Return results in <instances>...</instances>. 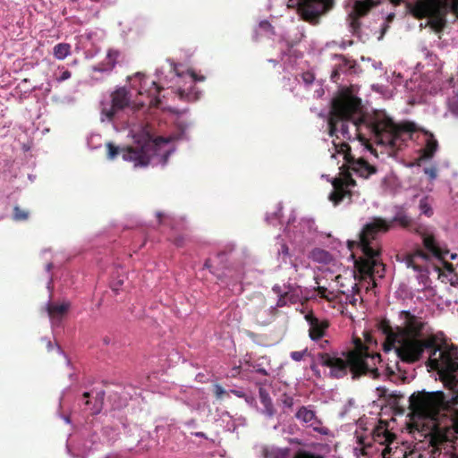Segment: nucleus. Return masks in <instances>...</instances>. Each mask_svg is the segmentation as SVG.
Instances as JSON below:
<instances>
[{"label": "nucleus", "mask_w": 458, "mask_h": 458, "mask_svg": "<svg viewBox=\"0 0 458 458\" xmlns=\"http://www.w3.org/2000/svg\"><path fill=\"white\" fill-rule=\"evenodd\" d=\"M360 16L356 15L352 12L348 16L349 26L351 28V31L353 34L358 33V31L360 29Z\"/></svg>", "instance_id": "obj_27"}, {"label": "nucleus", "mask_w": 458, "mask_h": 458, "mask_svg": "<svg viewBox=\"0 0 458 458\" xmlns=\"http://www.w3.org/2000/svg\"><path fill=\"white\" fill-rule=\"evenodd\" d=\"M28 217V214L25 211L21 210L18 207H15L13 209V218L16 221L26 220Z\"/></svg>", "instance_id": "obj_33"}, {"label": "nucleus", "mask_w": 458, "mask_h": 458, "mask_svg": "<svg viewBox=\"0 0 458 458\" xmlns=\"http://www.w3.org/2000/svg\"><path fill=\"white\" fill-rule=\"evenodd\" d=\"M100 410H101L100 405H99V406H97V407H95V408L92 410V413L97 414V413H98V412L100 411Z\"/></svg>", "instance_id": "obj_58"}, {"label": "nucleus", "mask_w": 458, "mask_h": 458, "mask_svg": "<svg viewBox=\"0 0 458 458\" xmlns=\"http://www.w3.org/2000/svg\"><path fill=\"white\" fill-rule=\"evenodd\" d=\"M259 395L260 402L264 406L265 413L269 417L274 416V414H275L274 405H273L272 400H271L270 395H269L268 392L267 391V389H265L264 387H259Z\"/></svg>", "instance_id": "obj_23"}, {"label": "nucleus", "mask_w": 458, "mask_h": 458, "mask_svg": "<svg viewBox=\"0 0 458 458\" xmlns=\"http://www.w3.org/2000/svg\"><path fill=\"white\" fill-rule=\"evenodd\" d=\"M160 142H167L165 139L158 137L152 140L149 136L138 141L135 146L120 148L111 142L106 144L107 157L114 159L122 153L123 158L134 163L135 166H147L153 156L157 154V148Z\"/></svg>", "instance_id": "obj_8"}, {"label": "nucleus", "mask_w": 458, "mask_h": 458, "mask_svg": "<svg viewBox=\"0 0 458 458\" xmlns=\"http://www.w3.org/2000/svg\"><path fill=\"white\" fill-rule=\"evenodd\" d=\"M386 370L389 376L394 375V370L390 366L386 367Z\"/></svg>", "instance_id": "obj_57"}, {"label": "nucleus", "mask_w": 458, "mask_h": 458, "mask_svg": "<svg viewBox=\"0 0 458 458\" xmlns=\"http://www.w3.org/2000/svg\"><path fill=\"white\" fill-rule=\"evenodd\" d=\"M392 453V448L389 445H386L381 453L382 458H390Z\"/></svg>", "instance_id": "obj_44"}, {"label": "nucleus", "mask_w": 458, "mask_h": 458, "mask_svg": "<svg viewBox=\"0 0 458 458\" xmlns=\"http://www.w3.org/2000/svg\"><path fill=\"white\" fill-rule=\"evenodd\" d=\"M273 292L275 293H276L278 296H281V295H284V293L281 289V286L280 285H274L273 288H272Z\"/></svg>", "instance_id": "obj_47"}, {"label": "nucleus", "mask_w": 458, "mask_h": 458, "mask_svg": "<svg viewBox=\"0 0 458 458\" xmlns=\"http://www.w3.org/2000/svg\"><path fill=\"white\" fill-rule=\"evenodd\" d=\"M444 267L449 272H452L454 270V267H453V265L451 263L445 262L444 263Z\"/></svg>", "instance_id": "obj_53"}, {"label": "nucleus", "mask_w": 458, "mask_h": 458, "mask_svg": "<svg viewBox=\"0 0 458 458\" xmlns=\"http://www.w3.org/2000/svg\"><path fill=\"white\" fill-rule=\"evenodd\" d=\"M184 242H185V238L182 235L180 236H177L174 241V243L177 246V247H182L184 245Z\"/></svg>", "instance_id": "obj_45"}, {"label": "nucleus", "mask_w": 458, "mask_h": 458, "mask_svg": "<svg viewBox=\"0 0 458 458\" xmlns=\"http://www.w3.org/2000/svg\"><path fill=\"white\" fill-rule=\"evenodd\" d=\"M394 222L399 223L404 228L411 225V219L405 215H397L391 221L382 217H374L371 222L364 225L359 234L357 244L363 256L355 260L354 267L361 279L369 278L372 287L377 286L375 277L383 278L386 270L385 264L380 259L381 247L376 241L377 235L389 231Z\"/></svg>", "instance_id": "obj_4"}, {"label": "nucleus", "mask_w": 458, "mask_h": 458, "mask_svg": "<svg viewBox=\"0 0 458 458\" xmlns=\"http://www.w3.org/2000/svg\"><path fill=\"white\" fill-rule=\"evenodd\" d=\"M289 449H271L270 451H265L266 458H287Z\"/></svg>", "instance_id": "obj_26"}, {"label": "nucleus", "mask_w": 458, "mask_h": 458, "mask_svg": "<svg viewBox=\"0 0 458 458\" xmlns=\"http://www.w3.org/2000/svg\"><path fill=\"white\" fill-rule=\"evenodd\" d=\"M389 28V25L387 23H385L383 25V28H382V31H381V37H383V35L386 32V30H388Z\"/></svg>", "instance_id": "obj_55"}, {"label": "nucleus", "mask_w": 458, "mask_h": 458, "mask_svg": "<svg viewBox=\"0 0 458 458\" xmlns=\"http://www.w3.org/2000/svg\"><path fill=\"white\" fill-rule=\"evenodd\" d=\"M163 216H164V215H163V213H161V212H157V217L158 218L159 222H161V219H162Z\"/></svg>", "instance_id": "obj_62"}, {"label": "nucleus", "mask_w": 458, "mask_h": 458, "mask_svg": "<svg viewBox=\"0 0 458 458\" xmlns=\"http://www.w3.org/2000/svg\"><path fill=\"white\" fill-rule=\"evenodd\" d=\"M335 58L339 60V63L335 64L334 70L331 72V81L334 82H337L340 74L345 73L349 70L354 67L352 62L347 59L344 55H335Z\"/></svg>", "instance_id": "obj_21"}, {"label": "nucleus", "mask_w": 458, "mask_h": 458, "mask_svg": "<svg viewBox=\"0 0 458 458\" xmlns=\"http://www.w3.org/2000/svg\"><path fill=\"white\" fill-rule=\"evenodd\" d=\"M305 319L310 326L309 336L311 340H319L326 335L329 327V322L327 319L320 320L312 312L305 315Z\"/></svg>", "instance_id": "obj_14"}, {"label": "nucleus", "mask_w": 458, "mask_h": 458, "mask_svg": "<svg viewBox=\"0 0 458 458\" xmlns=\"http://www.w3.org/2000/svg\"><path fill=\"white\" fill-rule=\"evenodd\" d=\"M438 341L437 334H428L423 341H411L405 349V355L400 360L408 364L416 363L422 359L425 351L428 350L429 357L426 360V366L438 371L445 386L454 389L458 382V347L452 344L442 349Z\"/></svg>", "instance_id": "obj_3"}, {"label": "nucleus", "mask_w": 458, "mask_h": 458, "mask_svg": "<svg viewBox=\"0 0 458 458\" xmlns=\"http://www.w3.org/2000/svg\"><path fill=\"white\" fill-rule=\"evenodd\" d=\"M191 76L193 78V81H197L198 80V78L196 77L194 72H191ZM203 79H204L203 77L199 78V81H202Z\"/></svg>", "instance_id": "obj_60"}, {"label": "nucleus", "mask_w": 458, "mask_h": 458, "mask_svg": "<svg viewBox=\"0 0 458 458\" xmlns=\"http://www.w3.org/2000/svg\"><path fill=\"white\" fill-rule=\"evenodd\" d=\"M406 7L415 19L428 18V25L435 32H441L446 26L448 8L458 14V0L407 1Z\"/></svg>", "instance_id": "obj_7"}, {"label": "nucleus", "mask_w": 458, "mask_h": 458, "mask_svg": "<svg viewBox=\"0 0 458 458\" xmlns=\"http://www.w3.org/2000/svg\"><path fill=\"white\" fill-rule=\"evenodd\" d=\"M346 301H348L352 306H356L358 299L354 293L346 294Z\"/></svg>", "instance_id": "obj_42"}, {"label": "nucleus", "mask_w": 458, "mask_h": 458, "mask_svg": "<svg viewBox=\"0 0 458 458\" xmlns=\"http://www.w3.org/2000/svg\"><path fill=\"white\" fill-rule=\"evenodd\" d=\"M302 79H303V81H304L306 83L310 84V83H312V82H313V81H314V76H313V74H312V73H310V72H305V73H303V75H302Z\"/></svg>", "instance_id": "obj_43"}, {"label": "nucleus", "mask_w": 458, "mask_h": 458, "mask_svg": "<svg viewBox=\"0 0 458 458\" xmlns=\"http://www.w3.org/2000/svg\"><path fill=\"white\" fill-rule=\"evenodd\" d=\"M452 430V433H449L450 439H452L454 433L458 434V413L456 414L455 418L453 420V425L452 427H447Z\"/></svg>", "instance_id": "obj_38"}, {"label": "nucleus", "mask_w": 458, "mask_h": 458, "mask_svg": "<svg viewBox=\"0 0 458 458\" xmlns=\"http://www.w3.org/2000/svg\"><path fill=\"white\" fill-rule=\"evenodd\" d=\"M293 458H325L323 455L312 453L310 451L299 449Z\"/></svg>", "instance_id": "obj_31"}, {"label": "nucleus", "mask_w": 458, "mask_h": 458, "mask_svg": "<svg viewBox=\"0 0 458 458\" xmlns=\"http://www.w3.org/2000/svg\"><path fill=\"white\" fill-rule=\"evenodd\" d=\"M310 369H311L313 371H316V372L318 374V371L317 370V365H316V364H311V365H310Z\"/></svg>", "instance_id": "obj_63"}, {"label": "nucleus", "mask_w": 458, "mask_h": 458, "mask_svg": "<svg viewBox=\"0 0 458 458\" xmlns=\"http://www.w3.org/2000/svg\"><path fill=\"white\" fill-rule=\"evenodd\" d=\"M344 358L328 352H318L319 363L330 369V377L333 378L344 377L351 372L353 379L361 376L369 375L373 378L379 376L377 365L381 362V355L378 352H370L360 339L355 341L353 349L343 352Z\"/></svg>", "instance_id": "obj_5"}, {"label": "nucleus", "mask_w": 458, "mask_h": 458, "mask_svg": "<svg viewBox=\"0 0 458 458\" xmlns=\"http://www.w3.org/2000/svg\"><path fill=\"white\" fill-rule=\"evenodd\" d=\"M194 435L196 437H205V434L203 432H196V433H194Z\"/></svg>", "instance_id": "obj_61"}, {"label": "nucleus", "mask_w": 458, "mask_h": 458, "mask_svg": "<svg viewBox=\"0 0 458 458\" xmlns=\"http://www.w3.org/2000/svg\"><path fill=\"white\" fill-rule=\"evenodd\" d=\"M213 393L216 400L222 401L225 397H229L230 392L226 391L219 384H216L213 386Z\"/></svg>", "instance_id": "obj_30"}, {"label": "nucleus", "mask_w": 458, "mask_h": 458, "mask_svg": "<svg viewBox=\"0 0 458 458\" xmlns=\"http://www.w3.org/2000/svg\"><path fill=\"white\" fill-rule=\"evenodd\" d=\"M122 284H123V282H122V281L117 282V284H114V285L112 286V290L117 293V291H118V286H119V285H121Z\"/></svg>", "instance_id": "obj_56"}, {"label": "nucleus", "mask_w": 458, "mask_h": 458, "mask_svg": "<svg viewBox=\"0 0 458 458\" xmlns=\"http://www.w3.org/2000/svg\"><path fill=\"white\" fill-rule=\"evenodd\" d=\"M295 418L307 427L312 428L315 432L321 435L328 434V428L323 426L321 420L318 418L310 406L300 407L295 413Z\"/></svg>", "instance_id": "obj_12"}, {"label": "nucleus", "mask_w": 458, "mask_h": 458, "mask_svg": "<svg viewBox=\"0 0 458 458\" xmlns=\"http://www.w3.org/2000/svg\"><path fill=\"white\" fill-rule=\"evenodd\" d=\"M71 48L68 43H58L53 48V55L58 60H64L71 54Z\"/></svg>", "instance_id": "obj_24"}, {"label": "nucleus", "mask_w": 458, "mask_h": 458, "mask_svg": "<svg viewBox=\"0 0 458 458\" xmlns=\"http://www.w3.org/2000/svg\"><path fill=\"white\" fill-rule=\"evenodd\" d=\"M419 208L421 214H424L428 217L433 215V209L428 202V197H424L420 200Z\"/></svg>", "instance_id": "obj_28"}, {"label": "nucleus", "mask_w": 458, "mask_h": 458, "mask_svg": "<svg viewBox=\"0 0 458 458\" xmlns=\"http://www.w3.org/2000/svg\"><path fill=\"white\" fill-rule=\"evenodd\" d=\"M379 397L386 399L389 405L393 406L396 413L403 414L405 411L403 406L399 405L400 400L403 399V394L400 392H389L385 387L377 388Z\"/></svg>", "instance_id": "obj_18"}, {"label": "nucleus", "mask_w": 458, "mask_h": 458, "mask_svg": "<svg viewBox=\"0 0 458 458\" xmlns=\"http://www.w3.org/2000/svg\"><path fill=\"white\" fill-rule=\"evenodd\" d=\"M121 55L122 53L119 50L111 48L107 51L105 59L93 66L92 70L94 72H110L119 62Z\"/></svg>", "instance_id": "obj_17"}, {"label": "nucleus", "mask_w": 458, "mask_h": 458, "mask_svg": "<svg viewBox=\"0 0 458 458\" xmlns=\"http://www.w3.org/2000/svg\"><path fill=\"white\" fill-rule=\"evenodd\" d=\"M399 327H397L394 329L390 324V321L387 319H382L378 323V329L382 332L383 335H386V344H385V350L388 351L392 347L399 346L400 338H399Z\"/></svg>", "instance_id": "obj_15"}, {"label": "nucleus", "mask_w": 458, "mask_h": 458, "mask_svg": "<svg viewBox=\"0 0 458 458\" xmlns=\"http://www.w3.org/2000/svg\"><path fill=\"white\" fill-rule=\"evenodd\" d=\"M400 318L403 320V327H399V346L394 347L396 356L401 359L411 341H423L428 334H434L432 327L422 318L415 316L409 310H402Z\"/></svg>", "instance_id": "obj_9"}, {"label": "nucleus", "mask_w": 458, "mask_h": 458, "mask_svg": "<svg viewBox=\"0 0 458 458\" xmlns=\"http://www.w3.org/2000/svg\"><path fill=\"white\" fill-rule=\"evenodd\" d=\"M72 76V73L70 71L68 70H64L61 72V74L59 76L56 77V81L58 82H63L68 79H70Z\"/></svg>", "instance_id": "obj_39"}, {"label": "nucleus", "mask_w": 458, "mask_h": 458, "mask_svg": "<svg viewBox=\"0 0 458 458\" xmlns=\"http://www.w3.org/2000/svg\"><path fill=\"white\" fill-rule=\"evenodd\" d=\"M394 19V13H389L386 17V23L391 22Z\"/></svg>", "instance_id": "obj_54"}, {"label": "nucleus", "mask_w": 458, "mask_h": 458, "mask_svg": "<svg viewBox=\"0 0 458 458\" xmlns=\"http://www.w3.org/2000/svg\"><path fill=\"white\" fill-rule=\"evenodd\" d=\"M279 253H282L285 256L289 255V248L286 244H282L281 250H279Z\"/></svg>", "instance_id": "obj_48"}, {"label": "nucleus", "mask_w": 458, "mask_h": 458, "mask_svg": "<svg viewBox=\"0 0 458 458\" xmlns=\"http://www.w3.org/2000/svg\"><path fill=\"white\" fill-rule=\"evenodd\" d=\"M71 308L70 301H64L62 302H48L47 310L49 318L54 323L60 322L68 313Z\"/></svg>", "instance_id": "obj_16"}, {"label": "nucleus", "mask_w": 458, "mask_h": 458, "mask_svg": "<svg viewBox=\"0 0 458 458\" xmlns=\"http://www.w3.org/2000/svg\"><path fill=\"white\" fill-rule=\"evenodd\" d=\"M444 402L443 392L418 391L409 398V416L411 420V429L422 433L425 437L429 438L432 446L430 451L431 458H437L441 450L445 448L448 443H452L449 433L452 430L448 428H441L437 422L440 408Z\"/></svg>", "instance_id": "obj_2"}, {"label": "nucleus", "mask_w": 458, "mask_h": 458, "mask_svg": "<svg viewBox=\"0 0 458 458\" xmlns=\"http://www.w3.org/2000/svg\"><path fill=\"white\" fill-rule=\"evenodd\" d=\"M140 78V86L139 89V95L143 96L146 95L148 98V102H141L140 105H148L149 106H157L160 103L159 93L162 90V88L157 84L155 81H148V79L142 75L138 74Z\"/></svg>", "instance_id": "obj_13"}, {"label": "nucleus", "mask_w": 458, "mask_h": 458, "mask_svg": "<svg viewBox=\"0 0 458 458\" xmlns=\"http://www.w3.org/2000/svg\"><path fill=\"white\" fill-rule=\"evenodd\" d=\"M47 347L48 350H50L52 348L51 341H49V340L47 341Z\"/></svg>", "instance_id": "obj_64"}, {"label": "nucleus", "mask_w": 458, "mask_h": 458, "mask_svg": "<svg viewBox=\"0 0 458 458\" xmlns=\"http://www.w3.org/2000/svg\"><path fill=\"white\" fill-rule=\"evenodd\" d=\"M424 173L428 174L431 179H435L437 175V169L435 167H427L424 169Z\"/></svg>", "instance_id": "obj_41"}, {"label": "nucleus", "mask_w": 458, "mask_h": 458, "mask_svg": "<svg viewBox=\"0 0 458 458\" xmlns=\"http://www.w3.org/2000/svg\"><path fill=\"white\" fill-rule=\"evenodd\" d=\"M259 27L260 30H262L263 31L265 32H267L271 35H275L276 32H275V29L274 27L271 25V23L267 21V20H264V21H261L259 23Z\"/></svg>", "instance_id": "obj_32"}, {"label": "nucleus", "mask_w": 458, "mask_h": 458, "mask_svg": "<svg viewBox=\"0 0 458 458\" xmlns=\"http://www.w3.org/2000/svg\"><path fill=\"white\" fill-rule=\"evenodd\" d=\"M410 254L414 256V258L417 259H421V260L428 259V255L421 250H417L414 252L410 253Z\"/></svg>", "instance_id": "obj_37"}, {"label": "nucleus", "mask_w": 458, "mask_h": 458, "mask_svg": "<svg viewBox=\"0 0 458 458\" xmlns=\"http://www.w3.org/2000/svg\"><path fill=\"white\" fill-rule=\"evenodd\" d=\"M308 354V350L304 349L303 351H294L290 353L291 358L295 361H300L303 360V358Z\"/></svg>", "instance_id": "obj_34"}, {"label": "nucleus", "mask_w": 458, "mask_h": 458, "mask_svg": "<svg viewBox=\"0 0 458 458\" xmlns=\"http://www.w3.org/2000/svg\"><path fill=\"white\" fill-rule=\"evenodd\" d=\"M422 131L427 136V140L425 147L420 150V159L428 160L434 157L438 148V142L430 131L425 130H422Z\"/></svg>", "instance_id": "obj_20"}, {"label": "nucleus", "mask_w": 458, "mask_h": 458, "mask_svg": "<svg viewBox=\"0 0 458 458\" xmlns=\"http://www.w3.org/2000/svg\"><path fill=\"white\" fill-rule=\"evenodd\" d=\"M289 8H297L301 19L318 24L319 18L333 9L335 0H288Z\"/></svg>", "instance_id": "obj_10"}, {"label": "nucleus", "mask_w": 458, "mask_h": 458, "mask_svg": "<svg viewBox=\"0 0 458 458\" xmlns=\"http://www.w3.org/2000/svg\"><path fill=\"white\" fill-rule=\"evenodd\" d=\"M111 98V106L102 108V114L109 120L113 119L118 111L130 106L131 94L125 88H119L112 93Z\"/></svg>", "instance_id": "obj_11"}, {"label": "nucleus", "mask_w": 458, "mask_h": 458, "mask_svg": "<svg viewBox=\"0 0 458 458\" xmlns=\"http://www.w3.org/2000/svg\"><path fill=\"white\" fill-rule=\"evenodd\" d=\"M360 109V99L352 95L346 94L334 99L327 121L329 135L339 139L337 134L339 132L344 140H352V136L349 131V123H352L355 127V136L360 140H363L360 129L365 126L377 143L394 148L397 145V140L403 132L417 131L414 123L405 122L396 124L383 111H375L369 116L356 118Z\"/></svg>", "instance_id": "obj_1"}, {"label": "nucleus", "mask_w": 458, "mask_h": 458, "mask_svg": "<svg viewBox=\"0 0 458 458\" xmlns=\"http://www.w3.org/2000/svg\"><path fill=\"white\" fill-rule=\"evenodd\" d=\"M283 404L284 408L291 410L294 405V399L292 396L284 394L283 399Z\"/></svg>", "instance_id": "obj_36"}, {"label": "nucleus", "mask_w": 458, "mask_h": 458, "mask_svg": "<svg viewBox=\"0 0 458 458\" xmlns=\"http://www.w3.org/2000/svg\"><path fill=\"white\" fill-rule=\"evenodd\" d=\"M204 267H207V268H210L211 267L210 259H207L205 261Z\"/></svg>", "instance_id": "obj_59"}, {"label": "nucleus", "mask_w": 458, "mask_h": 458, "mask_svg": "<svg viewBox=\"0 0 458 458\" xmlns=\"http://www.w3.org/2000/svg\"><path fill=\"white\" fill-rule=\"evenodd\" d=\"M82 396H83V398H85V399H86V400H85L84 404H85V405H89V404L90 403V402H89V396H90V394H89V392H85V393L82 394Z\"/></svg>", "instance_id": "obj_52"}, {"label": "nucleus", "mask_w": 458, "mask_h": 458, "mask_svg": "<svg viewBox=\"0 0 458 458\" xmlns=\"http://www.w3.org/2000/svg\"><path fill=\"white\" fill-rule=\"evenodd\" d=\"M403 261L405 263L407 267H411L416 272L422 273L425 271L424 267L418 263V259L410 253L403 257Z\"/></svg>", "instance_id": "obj_25"}, {"label": "nucleus", "mask_w": 458, "mask_h": 458, "mask_svg": "<svg viewBox=\"0 0 458 458\" xmlns=\"http://www.w3.org/2000/svg\"><path fill=\"white\" fill-rule=\"evenodd\" d=\"M315 291L318 293L320 298L326 299V300H331V297L328 296L327 293L332 294L331 292H328V290L324 286H318Z\"/></svg>", "instance_id": "obj_35"}, {"label": "nucleus", "mask_w": 458, "mask_h": 458, "mask_svg": "<svg viewBox=\"0 0 458 458\" xmlns=\"http://www.w3.org/2000/svg\"><path fill=\"white\" fill-rule=\"evenodd\" d=\"M288 304V301L286 300V297L284 295L279 296V299L277 301V307H284Z\"/></svg>", "instance_id": "obj_46"}, {"label": "nucleus", "mask_w": 458, "mask_h": 458, "mask_svg": "<svg viewBox=\"0 0 458 458\" xmlns=\"http://www.w3.org/2000/svg\"><path fill=\"white\" fill-rule=\"evenodd\" d=\"M230 393H232L233 394H234V395H236L237 397H240V398L244 397V395H245V394L242 391L236 390V389H232L230 391Z\"/></svg>", "instance_id": "obj_49"}, {"label": "nucleus", "mask_w": 458, "mask_h": 458, "mask_svg": "<svg viewBox=\"0 0 458 458\" xmlns=\"http://www.w3.org/2000/svg\"><path fill=\"white\" fill-rule=\"evenodd\" d=\"M333 145L335 153L343 155L346 165L345 169L344 165L342 166L343 170L339 174V177L332 181L333 191L328 199L335 206H337L345 199H348L349 202L352 200V193L350 188L356 186V181L352 178L350 171L361 178L368 179L370 175L375 174L377 169L364 158H355L352 155L351 147L347 142H336L334 140Z\"/></svg>", "instance_id": "obj_6"}, {"label": "nucleus", "mask_w": 458, "mask_h": 458, "mask_svg": "<svg viewBox=\"0 0 458 458\" xmlns=\"http://www.w3.org/2000/svg\"><path fill=\"white\" fill-rule=\"evenodd\" d=\"M328 345H329L328 340H323L319 343V347L324 350H327Z\"/></svg>", "instance_id": "obj_51"}, {"label": "nucleus", "mask_w": 458, "mask_h": 458, "mask_svg": "<svg viewBox=\"0 0 458 458\" xmlns=\"http://www.w3.org/2000/svg\"><path fill=\"white\" fill-rule=\"evenodd\" d=\"M423 246L434 257L444 259L448 253L447 250H442L432 234L423 233Z\"/></svg>", "instance_id": "obj_19"}, {"label": "nucleus", "mask_w": 458, "mask_h": 458, "mask_svg": "<svg viewBox=\"0 0 458 458\" xmlns=\"http://www.w3.org/2000/svg\"><path fill=\"white\" fill-rule=\"evenodd\" d=\"M351 293H354V295H357L360 293V287L358 286V284L356 283L353 284V285L352 286Z\"/></svg>", "instance_id": "obj_50"}, {"label": "nucleus", "mask_w": 458, "mask_h": 458, "mask_svg": "<svg viewBox=\"0 0 458 458\" xmlns=\"http://www.w3.org/2000/svg\"><path fill=\"white\" fill-rule=\"evenodd\" d=\"M284 294L290 304H296L301 301L300 293L293 287L289 286V290L284 292Z\"/></svg>", "instance_id": "obj_29"}, {"label": "nucleus", "mask_w": 458, "mask_h": 458, "mask_svg": "<svg viewBox=\"0 0 458 458\" xmlns=\"http://www.w3.org/2000/svg\"><path fill=\"white\" fill-rule=\"evenodd\" d=\"M395 369H397V371H399L401 373V376H400V379L403 383H406L408 382V377L406 376V371L405 370H403L400 367V364L398 361L395 362Z\"/></svg>", "instance_id": "obj_40"}, {"label": "nucleus", "mask_w": 458, "mask_h": 458, "mask_svg": "<svg viewBox=\"0 0 458 458\" xmlns=\"http://www.w3.org/2000/svg\"><path fill=\"white\" fill-rule=\"evenodd\" d=\"M377 4L375 0H358L353 5L352 13L363 17Z\"/></svg>", "instance_id": "obj_22"}]
</instances>
